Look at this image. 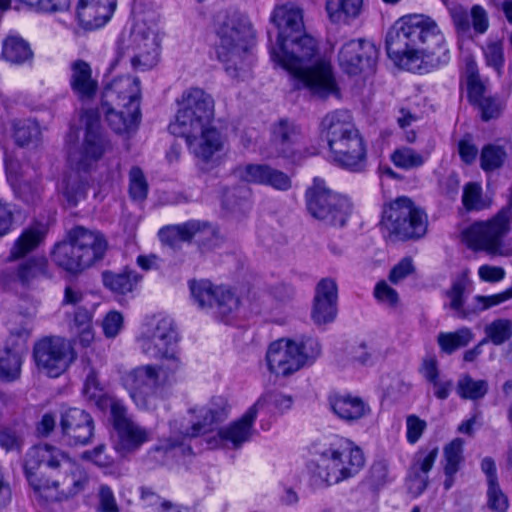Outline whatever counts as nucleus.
<instances>
[{"label":"nucleus","mask_w":512,"mask_h":512,"mask_svg":"<svg viewBox=\"0 0 512 512\" xmlns=\"http://www.w3.org/2000/svg\"><path fill=\"white\" fill-rule=\"evenodd\" d=\"M438 456V448L422 449L415 456L414 468L419 469L423 475L432 469Z\"/></svg>","instance_id":"60"},{"label":"nucleus","mask_w":512,"mask_h":512,"mask_svg":"<svg viewBox=\"0 0 512 512\" xmlns=\"http://www.w3.org/2000/svg\"><path fill=\"white\" fill-rule=\"evenodd\" d=\"M101 109L109 126L118 134L134 129L140 116V113H133L131 108H118L115 105L103 106V102Z\"/></svg>","instance_id":"38"},{"label":"nucleus","mask_w":512,"mask_h":512,"mask_svg":"<svg viewBox=\"0 0 512 512\" xmlns=\"http://www.w3.org/2000/svg\"><path fill=\"white\" fill-rule=\"evenodd\" d=\"M420 373L423 378L432 386L436 398L445 400L453 389V381L441 375L438 368V361L435 356H426L421 364Z\"/></svg>","instance_id":"33"},{"label":"nucleus","mask_w":512,"mask_h":512,"mask_svg":"<svg viewBox=\"0 0 512 512\" xmlns=\"http://www.w3.org/2000/svg\"><path fill=\"white\" fill-rule=\"evenodd\" d=\"M427 215L407 197L397 198L383 210L381 225L388 237L420 238L427 231Z\"/></svg>","instance_id":"9"},{"label":"nucleus","mask_w":512,"mask_h":512,"mask_svg":"<svg viewBox=\"0 0 512 512\" xmlns=\"http://www.w3.org/2000/svg\"><path fill=\"white\" fill-rule=\"evenodd\" d=\"M9 263H14L12 279L22 289H30L32 279V228H26L14 241L9 256Z\"/></svg>","instance_id":"20"},{"label":"nucleus","mask_w":512,"mask_h":512,"mask_svg":"<svg viewBox=\"0 0 512 512\" xmlns=\"http://www.w3.org/2000/svg\"><path fill=\"white\" fill-rule=\"evenodd\" d=\"M509 499L500 487L499 481L487 484L486 506L493 512H507Z\"/></svg>","instance_id":"55"},{"label":"nucleus","mask_w":512,"mask_h":512,"mask_svg":"<svg viewBox=\"0 0 512 512\" xmlns=\"http://www.w3.org/2000/svg\"><path fill=\"white\" fill-rule=\"evenodd\" d=\"M30 55L29 43L18 36H9L3 43V56L12 63H22Z\"/></svg>","instance_id":"49"},{"label":"nucleus","mask_w":512,"mask_h":512,"mask_svg":"<svg viewBox=\"0 0 512 512\" xmlns=\"http://www.w3.org/2000/svg\"><path fill=\"white\" fill-rule=\"evenodd\" d=\"M230 406L223 396H213L206 403L194 404L188 408L185 416L170 422L171 436L161 440L148 452V457L156 463H165L166 456L186 440L212 432L225 421Z\"/></svg>","instance_id":"5"},{"label":"nucleus","mask_w":512,"mask_h":512,"mask_svg":"<svg viewBox=\"0 0 512 512\" xmlns=\"http://www.w3.org/2000/svg\"><path fill=\"white\" fill-rule=\"evenodd\" d=\"M159 359H163L162 363L156 365L157 374L162 387L170 386L178 380L180 373L183 370V363L177 354V351L168 353L166 356H162Z\"/></svg>","instance_id":"42"},{"label":"nucleus","mask_w":512,"mask_h":512,"mask_svg":"<svg viewBox=\"0 0 512 512\" xmlns=\"http://www.w3.org/2000/svg\"><path fill=\"white\" fill-rule=\"evenodd\" d=\"M219 286L207 280L193 281L190 284L191 294L201 308H212Z\"/></svg>","instance_id":"51"},{"label":"nucleus","mask_w":512,"mask_h":512,"mask_svg":"<svg viewBox=\"0 0 512 512\" xmlns=\"http://www.w3.org/2000/svg\"><path fill=\"white\" fill-rule=\"evenodd\" d=\"M474 338V334L468 327H462L454 332H441L437 336L440 349L447 354H452L459 348L467 346Z\"/></svg>","instance_id":"43"},{"label":"nucleus","mask_w":512,"mask_h":512,"mask_svg":"<svg viewBox=\"0 0 512 512\" xmlns=\"http://www.w3.org/2000/svg\"><path fill=\"white\" fill-rule=\"evenodd\" d=\"M217 232L207 223L200 222V231L197 232L195 241L201 249H211L218 243Z\"/></svg>","instance_id":"61"},{"label":"nucleus","mask_w":512,"mask_h":512,"mask_svg":"<svg viewBox=\"0 0 512 512\" xmlns=\"http://www.w3.org/2000/svg\"><path fill=\"white\" fill-rule=\"evenodd\" d=\"M140 98V81L132 76L114 78L104 87L102 93L103 106L128 107L133 113H140Z\"/></svg>","instance_id":"19"},{"label":"nucleus","mask_w":512,"mask_h":512,"mask_svg":"<svg viewBox=\"0 0 512 512\" xmlns=\"http://www.w3.org/2000/svg\"><path fill=\"white\" fill-rule=\"evenodd\" d=\"M101 276L103 285L111 292L120 295L132 293L142 280L138 272L129 268L119 272L106 270Z\"/></svg>","instance_id":"35"},{"label":"nucleus","mask_w":512,"mask_h":512,"mask_svg":"<svg viewBox=\"0 0 512 512\" xmlns=\"http://www.w3.org/2000/svg\"><path fill=\"white\" fill-rule=\"evenodd\" d=\"M366 157L367 148L360 132L329 155L333 163L351 171L362 170L366 163Z\"/></svg>","instance_id":"29"},{"label":"nucleus","mask_w":512,"mask_h":512,"mask_svg":"<svg viewBox=\"0 0 512 512\" xmlns=\"http://www.w3.org/2000/svg\"><path fill=\"white\" fill-rule=\"evenodd\" d=\"M303 144V134L299 126L285 119L271 127L270 146L278 156L294 159Z\"/></svg>","instance_id":"26"},{"label":"nucleus","mask_w":512,"mask_h":512,"mask_svg":"<svg viewBox=\"0 0 512 512\" xmlns=\"http://www.w3.org/2000/svg\"><path fill=\"white\" fill-rule=\"evenodd\" d=\"M216 53L224 64L225 71L232 78L244 77L250 70L254 31L244 16L228 15L219 23Z\"/></svg>","instance_id":"6"},{"label":"nucleus","mask_w":512,"mask_h":512,"mask_svg":"<svg viewBox=\"0 0 512 512\" xmlns=\"http://www.w3.org/2000/svg\"><path fill=\"white\" fill-rule=\"evenodd\" d=\"M31 122L29 120H17L13 124V138L17 146L25 147L31 141Z\"/></svg>","instance_id":"64"},{"label":"nucleus","mask_w":512,"mask_h":512,"mask_svg":"<svg viewBox=\"0 0 512 512\" xmlns=\"http://www.w3.org/2000/svg\"><path fill=\"white\" fill-rule=\"evenodd\" d=\"M177 341V332L169 318L160 319L152 329H148L137 338L141 352L154 359L175 351Z\"/></svg>","instance_id":"17"},{"label":"nucleus","mask_w":512,"mask_h":512,"mask_svg":"<svg viewBox=\"0 0 512 512\" xmlns=\"http://www.w3.org/2000/svg\"><path fill=\"white\" fill-rule=\"evenodd\" d=\"M52 257L58 267L70 274L77 275L88 269L76 242L68 239V234L64 241L55 246Z\"/></svg>","instance_id":"31"},{"label":"nucleus","mask_w":512,"mask_h":512,"mask_svg":"<svg viewBox=\"0 0 512 512\" xmlns=\"http://www.w3.org/2000/svg\"><path fill=\"white\" fill-rule=\"evenodd\" d=\"M483 54L486 65L501 75L505 63L503 43L499 40H489L483 47Z\"/></svg>","instance_id":"53"},{"label":"nucleus","mask_w":512,"mask_h":512,"mask_svg":"<svg viewBox=\"0 0 512 512\" xmlns=\"http://www.w3.org/2000/svg\"><path fill=\"white\" fill-rule=\"evenodd\" d=\"M293 399L291 396L278 391H271L263 394L252 406L256 408V414L259 410L266 409L268 412L282 413L291 408Z\"/></svg>","instance_id":"45"},{"label":"nucleus","mask_w":512,"mask_h":512,"mask_svg":"<svg viewBox=\"0 0 512 512\" xmlns=\"http://www.w3.org/2000/svg\"><path fill=\"white\" fill-rule=\"evenodd\" d=\"M124 318L118 311H109L102 320V330L107 338H115L123 328Z\"/></svg>","instance_id":"58"},{"label":"nucleus","mask_w":512,"mask_h":512,"mask_svg":"<svg viewBox=\"0 0 512 512\" xmlns=\"http://www.w3.org/2000/svg\"><path fill=\"white\" fill-rule=\"evenodd\" d=\"M239 307V299L227 288L219 286L214 299L216 313L221 317H227Z\"/></svg>","instance_id":"54"},{"label":"nucleus","mask_w":512,"mask_h":512,"mask_svg":"<svg viewBox=\"0 0 512 512\" xmlns=\"http://www.w3.org/2000/svg\"><path fill=\"white\" fill-rule=\"evenodd\" d=\"M314 455L313 474L326 485H335L354 477L365 464L362 450L342 437L315 444Z\"/></svg>","instance_id":"7"},{"label":"nucleus","mask_w":512,"mask_h":512,"mask_svg":"<svg viewBox=\"0 0 512 512\" xmlns=\"http://www.w3.org/2000/svg\"><path fill=\"white\" fill-rule=\"evenodd\" d=\"M62 189L67 200L76 205L86 192V183L77 174H70L63 179Z\"/></svg>","instance_id":"56"},{"label":"nucleus","mask_w":512,"mask_h":512,"mask_svg":"<svg viewBox=\"0 0 512 512\" xmlns=\"http://www.w3.org/2000/svg\"><path fill=\"white\" fill-rule=\"evenodd\" d=\"M363 0H327L326 11L333 23H349L360 16Z\"/></svg>","instance_id":"39"},{"label":"nucleus","mask_w":512,"mask_h":512,"mask_svg":"<svg viewBox=\"0 0 512 512\" xmlns=\"http://www.w3.org/2000/svg\"><path fill=\"white\" fill-rule=\"evenodd\" d=\"M511 224L512 200L490 220L472 224L465 231V237L473 248L497 254L502 247L503 239L511 229Z\"/></svg>","instance_id":"11"},{"label":"nucleus","mask_w":512,"mask_h":512,"mask_svg":"<svg viewBox=\"0 0 512 512\" xmlns=\"http://www.w3.org/2000/svg\"><path fill=\"white\" fill-rule=\"evenodd\" d=\"M338 289L335 280L324 278L315 289L311 317L315 324L323 325L335 320L337 315Z\"/></svg>","instance_id":"27"},{"label":"nucleus","mask_w":512,"mask_h":512,"mask_svg":"<svg viewBox=\"0 0 512 512\" xmlns=\"http://www.w3.org/2000/svg\"><path fill=\"white\" fill-rule=\"evenodd\" d=\"M320 353L321 345L315 338L306 337L300 341L282 338L269 345L266 362L271 373L288 377L312 363Z\"/></svg>","instance_id":"8"},{"label":"nucleus","mask_w":512,"mask_h":512,"mask_svg":"<svg viewBox=\"0 0 512 512\" xmlns=\"http://www.w3.org/2000/svg\"><path fill=\"white\" fill-rule=\"evenodd\" d=\"M198 231H200V221L192 220L162 228L159 231V237L163 243L177 247L181 242L195 240Z\"/></svg>","instance_id":"40"},{"label":"nucleus","mask_w":512,"mask_h":512,"mask_svg":"<svg viewBox=\"0 0 512 512\" xmlns=\"http://www.w3.org/2000/svg\"><path fill=\"white\" fill-rule=\"evenodd\" d=\"M485 337L482 343L491 342L496 346L504 344L512 336V322L509 319L498 318L484 328Z\"/></svg>","instance_id":"46"},{"label":"nucleus","mask_w":512,"mask_h":512,"mask_svg":"<svg viewBox=\"0 0 512 512\" xmlns=\"http://www.w3.org/2000/svg\"><path fill=\"white\" fill-rule=\"evenodd\" d=\"M129 48L133 53L131 65L135 70L153 68L158 62L160 49L156 23L148 25L145 21H137L130 35Z\"/></svg>","instance_id":"14"},{"label":"nucleus","mask_w":512,"mask_h":512,"mask_svg":"<svg viewBox=\"0 0 512 512\" xmlns=\"http://www.w3.org/2000/svg\"><path fill=\"white\" fill-rule=\"evenodd\" d=\"M79 24L87 30L104 26L112 17L110 9L94 5L89 0H79L76 7Z\"/></svg>","instance_id":"36"},{"label":"nucleus","mask_w":512,"mask_h":512,"mask_svg":"<svg viewBox=\"0 0 512 512\" xmlns=\"http://www.w3.org/2000/svg\"><path fill=\"white\" fill-rule=\"evenodd\" d=\"M463 445V440L456 438L444 447V473L446 476L444 487L446 490L453 486L454 476L463 462Z\"/></svg>","instance_id":"41"},{"label":"nucleus","mask_w":512,"mask_h":512,"mask_svg":"<svg viewBox=\"0 0 512 512\" xmlns=\"http://www.w3.org/2000/svg\"><path fill=\"white\" fill-rule=\"evenodd\" d=\"M80 121L84 127L81 157L76 160L74 156H70V161L72 163L76 161L77 167L85 170L110 151L111 144L102 132L99 115L96 111H85Z\"/></svg>","instance_id":"15"},{"label":"nucleus","mask_w":512,"mask_h":512,"mask_svg":"<svg viewBox=\"0 0 512 512\" xmlns=\"http://www.w3.org/2000/svg\"><path fill=\"white\" fill-rule=\"evenodd\" d=\"M456 391L462 399L478 400L487 394L488 383L486 380H474L469 375H463L457 382Z\"/></svg>","instance_id":"47"},{"label":"nucleus","mask_w":512,"mask_h":512,"mask_svg":"<svg viewBox=\"0 0 512 512\" xmlns=\"http://www.w3.org/2000/svg\"><path fill=\"white\" fill-rule=\"evenodd\" d=\"M508 157L504 146L496 144L484 145L480 152V167L488 173L503 167Z\"/></svg>","instance_id":"44"},{"label":"nucleus","mask_w":512,"mask_h":512,"mask_svg":"<svg viewBox=\"0 0 512 512\" xmlns=\"http://www.w3.org/2000/svg\"><path fill=\"white\" fill-rule=\"evenodd\" d=\"M123 385L137 407L152 410L157 407L162 388L155 364L140 365L123 376Z\"/></svg>","instance_id":"12"},{"label":"nucleus","mask_w":512,"mask_h":512,"mask_svg":"<svg viewBox=\"0 0 512 512\" xmlns=\"http://www.w3.org/2000/svg\"><path fill=\"white\" fill-rule=\"evenodd\" d=\"M233 174L243 182L269 186L278 191H288L292 187V179L288 174L266 164L239 165Z\"/></svg>","instance_id":"23"},{"label":"nucleus","mask_w":512,"mask_h":512,"mask_svg":"<svg viewBox=\"0 0 512 512\" xmlns=\"http://www.w3.org/2000/svg\"><path fill=\"white\" fill-rule=\"evenodd\" d=\"M376 57L377 50L374 45L360 39L346 42L338 53L339 65L351 75L371 70Z\"/></svg>","instance_id":"22"},{"label":"nucleus","mask_w":512,"mask_h":512,"mask_svg":"<svg viewBox=\"0 0 512 512\" xmlns=\"http://www.w3.org/2000/svg\"><path fill=\"white\" fill-rule=\"evenodd\" d=\"M462 203L468 211H480L490 207V201L483 197L481 185L475 182L464 186Z\"/></svg>","instance_id":"50"},{"label":"nucleus","mask_w":512,"mask_h":512,"mask_svg":"<svg viewBox=\"0 0 512 512\" xmlns=\"http://www.w3.org/2000/svg\"><path fill=\"white\" fill-rule=\"evenodd\" d=\"M256 408L250 407L247 412L237 421L218 431L217 437L209 441L211 447L218 446L226 448H238L250 440L252 426L256 419Z\"/></svg>","instance_id":"28"},{"label":"nucleus","mask_w":512,"mask_h":512,"mask_svg":"<svg viewBox=\"0 0 512 512\" xmlns=\"http://www.w3.org/2000/svg\"><path fill=\"white\" fill-rule=\"evenodd\" d=\"M68 239L76 242L88 268L102 261L108 250V241L100 231L89 230L83 226L70 229Z\"/></svg>","instance_id":"25"},{"label":"nucleus","mask_w":512,"mask_h":512,"mask_svg":"<svg viewBox=\"0 0 512 512\" xmlns=\"http://www.w3.org/2000/svg\"><path fill=\"white\" fill-rule=\"evenodd\" d=\"M70 85L81 101H88L95 97L98 91V82L92 76L89 63L82 59L71 63Z\"/></svg>","instance_id":"30"},{"label":"nucleus","mask_w":512,"mask_h":512,"mask_svg":"<svg viewBox=\"0 0 512 512\" xmlns=\"http://www.w3.org/2000/svg\"><path fill=\"white\" fill-rule=\"evenodd\" d=\"M28 328L14 330L5 346L0 348V379L13 381L20 375L22 354L27 350Z\"/></svg>","instance_id":"21"},{"label":"nucleus","mask_w":512,"mask_h":512,"mask_svg":"<svg viewBox=\"0 0 512 512\" xmlns=\"http://www.w3.org/2000/svg\"><path fill=\"white\" fill-rule=\"evenodd\" d=\"M507 300H509V295L506 291L489 296L477 295L473 298L475 305L471 309V315L497 306Z\"/></svg>","instance_id":"59"},{"label":"nucleus","mask_w":512,"mask_h":512,"mask_svg":"<svg viewBox=\"0 0 512 512\" xmlns=\"http://www.w3.org/2000/svg\"><path fill=\"white\" fill-rule=\"evenodd\" d=\"M375 298L382 304L394 307L399 301L396 290L391 288L385 281L379 282L374 289Z\"/></svg>","instance_id":"63"},{"label":"nucleus","mask_w":512,"mask_h":512,"mask_svg":"<svg viewBox=\"0 0 512 512\" xmlns=\"http://www.w3.org/2000/svg\"><path fill=\"white\" fill-rule=\"evenodd\" d=\"M389 58L402 69L417 72L446 65L451 54L446 38L432 18L414 14L397 20L386 35Z\"/></svg>","instance_id":"2"},{"label":"nucleus","mask_w":512,"mask_h":512,"mask_svg":"<svg viewBox=\"0 0 512 512\" xmlns=\"http://www.w3.org/2000/svg\"><path fill=\"white\" fill-rule=\"evenodd\" d=\"M76 359L72 345L61 337H44L34 346V361L50 377H58Z\"/></svg>","instance_id":"13"},{"label":"nucleus","mask_w":512,"mask_h":512,"mask_svg":"<svg viewBox=\"0 0 512 512\" xmlns=\"http://www.w3.org/2000/svg\"><path fill=\"white\" fill-rule=\"evenodd\" d=\"M29 168L28 163L23 165L17 160L6 161L8 182L13 189L14 195L24 202H29L32 196L30 177L27 175Z\"/></svg>","instance_id":"34"},{"label":"nucleus","mask_w":512,"mask_h":512,"mask_svg":"<svg viewBox=\"0 0 512 512\" xmlns=\"http://www.w3.org/2000/svg\"><path fill=\"white\" fill-rule=\"evenodd\" d=\"M34 490L49 501H60L64 496L75 495L87 483L85 472L54 446L45 444L34 447Z\"/></svg>","instance_id":"4"},{"label":"nucleus","mask_w":512,"mask_h":512,"mask_svg":"<svg viewBox=\"0 0 512 512\" xmlns=\"http://www.w3.org/2000/svg\"><path fill=\"white\" fill-rule=\"evenodd\" d=\"M471 286L472 282L469 278V271L464 270L453 278L450 288L445 292V296L448 299L447 307L453 310L457 317L467 318L471 315V309L464 307L465 299L470 292Z\"/></svg>","instance_id":"32"},{"label":"nucleus","mask_w":512,"mask_h":512,"mask_svg":"<svg viewBox=\"0 0 512 512\" xmlns=\"http://www.w3.org/2000/svg\"><path fill=\"white\" fill-rule=\"evenodd\" d=\"M427 158V153H419L410 147H400L391 155V161L394 165L406 170L422 166Z\"/></svg>","instance_id":"48"},{"label":"nucleus","mask_w":512,"mask_h":512,"mask_svg":"<svg viewBox=\"0 0 512 512\" xmlns=\"http://www.w3.org/2000/svg\"><path fill=\"white\" fill-rule=\"evenodd\" d=\"M110 413L113 426L118 433L116 449L122 453L137 451L151 439V433L146 428L134 422L127 414V409L119 400H110Z\"/></svg>","instance_id":"16"},{"label":"nucleus","mask_w":512,"mask_h":512,"mask_svg":"<svg viewBox=\"0 0 512 512\" xmlns=\"http://www.w3.org/2000/svg\"><path fill=\"white\" fill-rule=\"evenodd\" d=\"M473 104L477 105L481 111V118L484 121L498 118L504 109V104L497 98L486 97L481 98Z\"/></svg>","instance_id":"57"},{"label":"nucleus","mask_w":512,"mask_h":512,"mask_svg":"<svg viewBox=\"0 0 512 512\" xmlns=\"http://www.w3.org/2000/svg\"><path fill=\"white\" fill-rule=\"evenodd\" d=\"M270 20L278 29L277 42L270 49L273 62L294 77L298 89L304 88L320 99L338 96L339 88L330 62L314 59L317 42L304 33L302 10L293 4L277 6Z\"/></svg>","instance_id":"1"},{"label":"nucleus","mask_w":512,"mask_h":512,"mask_svg":"<svg viewBox=\"0 0 512 512\" xmlns=\"http://www.w3.org/2000/svg\"><path fill=\"white\" fill-rule=\"evenodd\" d=\"M60 427L71 445L88 444L94 433V421L89 413L79 408H68L61 414Z\"/></svg>","instance_id":"24"},{"label":"nucleus","mask_w":512,"mask_h":512,"mask_svg":"<svg viewBox=\"0 0 512 512\" xmlns=\"http://www.w3.org/2000/svg\"><path fill=\"white\" fill-rule=\"evenodd\" d=\"M129 195L134 201H144L148 194V182L144 172L138 166H133L129 171Z\"/></svg>","instance_id":"52"},{"label":"nucleus","mask_w":512,"mask_h":512,"mask_svg":"<svg viewBox=\"0 0 512 512\" xmlns=\"http://www.w3.org/2000/svg\"><path fill=\"white\" fill-rule=\"evenodd\" d=\"M319 131L327 142L329 155L359 133L351 113L344 109L327 113L320 122Z\"/></svg>","instance_id":"18"},{"label":"nucleus","mask_w":512,"mask_h":512,"mask_svg":"<svg viewBox=\"0 0 512 512\" xmlns=\"http://www.w3.org/2000/svg\"><path fill=\"white\" fill-rule=\"evenodd\" d=\"M333 412L344 421H356L370 411L369 407L358 397L346 395L334 396L330 399Z\"/></svg>","instance_id":"37"},{"label":"nucleus","mask_w":512,"mask_h":512,"mask_svg":"<svg viewBox=\"0 0 512 512\" xmlns=\"http://www.w3.org/2000/svg\"><path fill=\"white\" fill-rule=\"evenodd\" d=\"M307 209L310 214L331 226L342 227L350 213L349 201L329 190L325 182L315 178L306 192Z\"/></svg>","instance_id":"10"},{"label":"nucleus","mask_w":512,"mask_h":512,"mask_svg":"<svg viewBox=\"0 0 512 512\" xmlns=\"http://www.w3.org/2000/svg\"><path fill=\"white\" fill-rule=\"evenodd\" d=\"M175 120L170 123L171 134L183 137L190 152L199 160L209 162L224 149L226 139L213 125L215 103L210 94L198 87L185 90L178 100Z\"/></svg>","instance_id":"3"},{"label":"nucleus","mask_w":512,"mask_h":512,"mask_svg":"<svg viewBox=\"0 0 512 512\" xmlns=\"http://www.w3.org/2000/svg\"><path fill=\"white\" fill-rule=\"evenodd\" d=\"M427 424L424 420L420 419L416 415H409L406 418V437L410 444H415L423 432L425 431Z\"/></svg>","instance_id":"62"}]
</instances>
